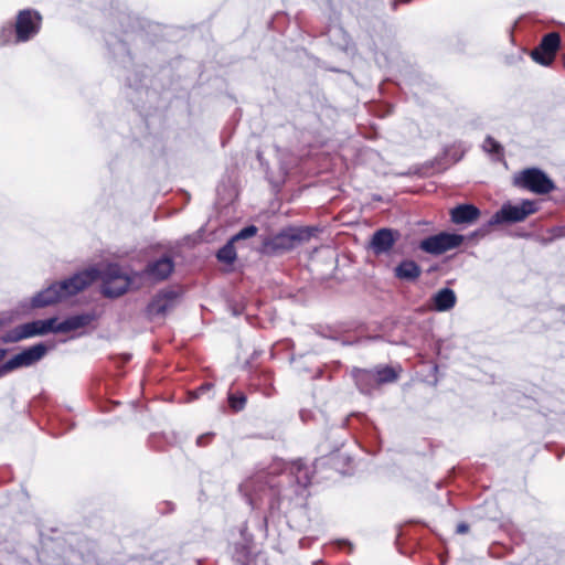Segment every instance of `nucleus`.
<instances>
[{
    "label": "nucleus",
    "instance_id": "obj_27",
    "mask_svg": "<svg viewBox=\"0 0 565 565\" xmlns=\"http://www.w3.org/2000/svg\"><path fill=\"white\" fill-rule=\"evenodd\" d=\"M6 354V351L4 350H0V360Z\"/></svg>",
    "mask_w": 565,
    "mask_h": 565
},
{
    "label": "nucleus",
    "instance_id": "obj_2",
    "mask_svg": "<svg viewBox=\"0 0 565 565\" xmlns=\"http://www.w3.org/2000/svg\"><path fill=\"white\" fill-rule=\"evenodd\" d=\"M88 318L85 316H76L57 323L54 318L47 320H36L17 328L8 335V341H19L33 335L45 334L51 331H71L85 326Z\"/></svg>",
    "mask_w": 565,
    "mask_h": 565
},
{
    "label": "nucleus",
    "instance_id": "obj_26",
    "mask_svg": "<svg viewBox=\"0 0 565 565\" xmlns=\"http://www.w3.org/2000/svg\"><path fill=\"white\" fill-rule=\"evenodd\" d=\"M205 438H206L205 436H201V437H199V438H198V440H196L198 445H200V446H201V445L203 444V440H204Z\"/></svg>",
    "mask_w": 565,
    "mask_h": 565
},
{
    "label": "nucleus",
    "instance_id": "obj_10",
    "mask_svg": "<svg viewBox=\"0 0 565 565\" xmlns=\"http://www.w3.org/2000/svg\"><path fill=\"white\" fill-rule=\"evenodd\" d=\"M397 232L388 228H382L374 233L371 242L375 254L387 253L397 239Z\"/></svg>",
    "mask_w": 565,
    "mask_h": 565
},
{
    "label": "nucleus",
    "instance_id": "obj_28",
    "mask_svg": "<svg viewBox=\"0 0 565 565\" xmlns=\"http://www.w3.org/2000/svg\"><path fill=\"white\" fill-rule=\"evenodd\" d=\"M563 64H564V66H565V56L563 57Z\"/></svg>",
    "mask_w": 565,
    "mask_h": 565
},
{
    "label": "nucleus",
    "instance_id": "obj_23",
    "mask_svg": "<svg viewBox=\"0 0 565 565\" xmlns=\"http://www.w3.org/2000/svg\"><path fill=\"white\" fill-rule=\"evenodd\" d=\"M12 30L11 28H2L0 29V45H4L9 43L12 39Z\"/></svg>",
    "mask_w": 565,
    "mask_h": 565
},
{
    "label": "nucleus",
    "instance_id": "obj_4",
    "mask_svg": "<svg viewBox=\"0 0 565 565\" xmlns=\"http://www.w3.org/2000/svg\"><path fill=\"white\" fill-rule=\"evenodd\" d=\"M536 211L534 201L524 200L519 205L504 204L490 220L491 225L503 222H521Z\"/></svg>",
    "mask_w": 565,
    "mask_h": 565
},
{
    "label": "nucleus",
    "instance_id": "obj_6",
    "mask_svg": "<svg viewBox=\"0 0 565 565\" xmlns=\"http://www.w3.org/2000/svg\"><path fill=\"white\" fill-rule=\"evenodd\" d=\"M46 353V347L43 344L33 345L21 353L14 355L0 367V376L19 367L30 366L40 361Z\"/></svg>",
    "mask_w": 565,
    "mask_h": 565
},
{
    "label": "nucleus",
    "instance_id": "obj_12",
    "mask_svg": "<svg viewBox=\"0 0 565 565\" xmlns=\"http://www.w3.org/2000/svg\"><path fill=\"white\" fill-rule=\"evenodd\" d=\"M173 270V263L170 258L163 257L151 264L146 275L153 280L166 279Z\"/></svg>",
    "mask_w": 565,
    "mask_h": 565
},
{
    "label": "nucleus",
    "instance_id": "obj_9",
    "mask_svg": "<svg viewBox=\"0 0 565 565\" xmlns=\"http://www.w3.org/2000/svg\"><path fill=\"white\" fill-rule=\"evenodd\" d=\"M41 17L30 10L20 12L17 20V41L24 42L38 33L40 28Z\"/></svg>",
    "mask_w": 565,
    "mask_h": 565
},
{
    "label": "nucleus",
    "instance_id": "obj_11",
    "mask_svg": "<svg viewBox=\"0 0 565 565\" xmlns=\"http://www.w3.org/2000/svg\"><path fill=\"white\" fill-rule=\"evenodd\" d=\"M451 221L456 224L472 223L476 221L480 212L471 204H462L454 207L450 212Z\"/></svg>",
    "mask_w": 565,
    "mask_h": 565
},
{
    "label": "nucleus",
    "instance_id": "obj_19",
    "mask_svg": "<svg viewBox=\"0 0 565 565\" xmlns=\"http://www.w3.org/2000/svg\"><path fill=\"white\" fill-rule=\"evenodd\" d=\"M373 372L375 374L376 384L393 382L397 377L396 372L391 367H383Z\"/></svg>",
    "mask_w": 565,
    "mask_h": 565
},
{
    "label": "nucleus",
    "instance_id": "obj_1",
    "mask_svg": "<svg viewBox=\"0 0 565 565\" xmlns=\"http://www.w3.org/2000/svg\"><path fill=\"white\" fill-rule=\"evenodd\" d=\"M97 278L96 269H87L60 284L39 292L32 300L33 307H45L62 301L83 290Z\"/></svg>",
    "mask_w": 565,
    "mask_h": 565
},
{
    "label": "nucleus",
    "instance_id": "obj_3",
    "mask_svg": "<svg viewBox=\"0 0 565 565\" xmlns=\"http://www.w3.org/2000/svg\"><path fill=\"white\" fill-rule=\"evenodd\" d=\"M514 183L539 194H545L553 190L554 184L539 169H526L514 177Z\"/></svg>",
    "mask_w": 565,
    "mask_h": 565
},
{
    "label": "nucleus",
    "instance_id": "obj_20",
    "mask_svg": "<svg viewBox=\"0 0 565 565\" xmlns=\"http://www.w3.org/2000/svg\"><path fill=\"white\" fill-rule=\"evenodd\" d=\"M228 403H230V406L234 409V411H241L244 408L245 406V403H246V397L244 394H238V395H235V394H231L228 396Z\"/></svg>",
    "mask_w": 565,
    "mask_h": 565
},
{
    "label": "nucleus",
    "instance_id": "obj_21",
    "mask_svg": "<svg viewBox=\"0 0 565 565\" xmlns=\"http://www.w3.org/2000/svg\"><path fill=\"white\" fill-rule=\"evenodd\" d=\"M256 233H257V227L254 225H250V226H247V227L243 228L242 231H239L235 236L232 237V239L234 242H236L238 239L249 238V237H253L254 235H256Z\"/></svg>",
    "mask_w": 565,
    "mask_h": 565
},
{
    "label": "nucleus",
    "instance_id": "obj_7",
    "mask_svg": "<svg viewBox=\"0 0 565 565\" xmlns=\"http://www.w3.org/2000/svg\"><path fill=\"white\" fill-rule=\"evenodd\" d=\"M462 241L461 235L440 233L422 241L420 248L426 253L438 255L459 246Z\"/></svg>",
    "mask_w": 565,
    "mask_h": 565
},
{
    "label": "nucleus",
    "instance_id": "obj_13",
    "mask_svg": "<svg viewBox=\"0 0 565 565\" xmlns=\"http://www.w3.org/2000/svg\"><path fill=\"white\" fill-rule=\"evenodd\" d=\"M433 303L435 310L447 311L455 306L456 295L451 289L444 288L433 297Z\"/></svg>",
    "mask_w": 565,
    "mask_h": 565
},
{
    "label": "nucleus",
    "instance_id": "obj_17",
    "mask_svg": "<svg viewBox=\"0 0 565 565\" xmlns=\"http://www.w3.org/2000/svg\"><path fill=\"white\" fill-rule=\"evenodd\" d=\"M172 297L169 295H160L158 296L150 305V311L156 313H164L172 306Z\"/></svg>",
    "mask_w": 565,
    "mask_h": 565
},
{
    "label": "nucleus",
    "instance_id": "obj_25",
    "mask_svg": "<svg viewBox=\"0 0 565 565\" xmlns=\"http://www.w3.org/2000/svg\"><path fill=\"white\" fill-rule=\"evenodd\" d=\"M467 531H468V525H467V524H465V523H461V524H459V525L457 526V532H458V533L463 534V533H466Z\"/></svg>",
    "mask_w": 565,
    "mask_h": 565
},
{
    "label": "nucleus",
    "instance_id": "obj_15",
    "mask_svg": "<svg viewBox=\"0 0 565 565\" xmlns=\"http://www.w3.org/2000/svg\"><path fill=\"white\" fill-rule=\"evenodd\" d=\"M354 377L358 386L364 393H369L374 385H377L373 371L359 370L355 372Z\"/></svg>",
    "mask_w": 565,
    "mask_h": 565
},
{
    "label": "nucleus",
    "instance_id": "obj_8",
    "mask_svg": "<svg viewBox=\"0 0 565 565\" xmlns=\"http://www.w3.org/2000/svg\"><path fill=\"white\" fill-rule=\"evenodd\" d=\"M561 36L556 32H551L543 36L540 45L531 53L532 58L542 64L550 65L559 49Z\"/></svg>",
    "mask_w": 565,
    "mask_h": 565
},
{
    "label": "nucleus",
    "instance_id": "obj_14",
    "mask_svg": "<svg viewBox=\"0 0 565 565\" xmlns=\"http://www.w3.org/2000/svg\"><path fill=\"white\" fill-rule=\"evenodd\" d=\"M395 274L401 279L413 280L419 276L420 269L415 262L404 260L396 267Z\"/></svg>",
    "mask_w": 565,
    "mask_h": 565
},
{
    "label": "nucleus",
    "instance_id": "obj_22",
    "mask_svg": "<svg viewBox=\"0 0 565 565\" xmlns=\"http://www.w3.org/2000/svg\"><path fill=\"white\" fill-rule=\"evenodd\" d=\"M483 149L490 153H500L501 146L494 139L488 137L483 142Z\"/></svg>",
    "mask_w": 565,
    "mask_h": 565
},
{
    "label": "nucleus",
    "instance_id": "obj_16",
    "mask_svg": "<svg viewBox=\"0 0 565 565\" xmlns=\"http://www.w3.org/2000/svg\"><path fill=\"white\" fill-rule=\"evenodd\" d=\"M291 472L295 475L296 481L302 487H307L311 480V473L308 467L301 461L294 462L291 465Z\"/></svg>",
    "mask_w": 565,
    "mask_h": 565
},
{
    "label": "nucleus",
    "instance_id": "obj_18",
    "mask_svg": "<svg viewBox=\"0 0 565 565\" xmlns=\"http://www.w3.org/2000/svg\"><path fill=\"white\" fill-rule=\"evenodd\" d=\"M234 241L231 239L225 246H223L218 253H217V258L221 260V262H225L227 264L234 262L235 257H236V253H235V248H234Z\"/></svg>",
    "mask_w": 565,
    "mask_h": 565
},
{
    "label": "nucleus",
    "instance_id": "obj_24",
    "mask_svg": "<svg viewBox=\"0 0 565 565\" xmlns=\"http://www.w3.org/2000/svg\"><path fill=\"white\" fill-rule=\"evenodd\" d=\"M242 490L248 493L252 490V481H246L242 486Z\"/></svg>",
    "mask_w": 565,
    "mask_h": 565
},
{
    "label": "nucleus",
    "instance_id": "obj_5",
    "mask_svg": "<svg viewBox=\"0 0 565 565\" xmlns=\"http://www.w3.org/2000/svg\"><path fill=\"white\" fill-rule=\"evenodd\" d=\"M131 285V279L121 273L117 265H109L103 276V292L108 297L122 295Z\"/></svg>",
    "mask_w": 565,
    "mask_h": 565
}]
</instances>
